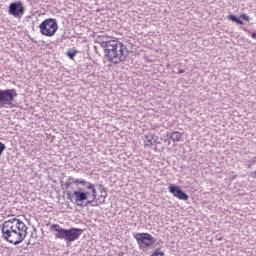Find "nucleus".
<instances>
[{"label":"nucleus","instance_id":"1","mask_svg":"<svg viewBox=\"0 0 256 256\" xmlns=\"http://www.w3.org/2000/svg\"><path fill=\"white\" fill-rule=\"evenodd\" d=\"M27 225L17 218L4 221L2 224V238L12 245H19L27 237Z\"/></svg>","mask_w":256,"mask_h":256},{"label":"nucleus","instance_id":"2","mask_svg":"<svg viewBox=\"0 0 256 256\" xmlns=\"http://www.w3.org/2000/svg\"><path fill=\"white\" fill-rule=\"evenodd\" d=\"M98 43L104 49L105 57L109 63L119 65L129 56V49L119 40H100Z\"/></svg>","mask_w":256,"mask_h":256},{"label":"nucleus","instance_id":"3","mask_svg":"<svg viewBox=\"0 0 256 256\" xmlns=\"http://www.w3.org/2000/svg\"><path fill=\"white\" fill-rule=\"evenodd\" d=\"M52 231H55V239H62L66 241V245H71L73 241H77L83 235V229L81 228H69L65 229L60 227L59 224H53Z\"/></svg>","mask_w":256,"mask_h":256},{"label":"nucleus","instance_id":"4","mask_svg":"<svg viewBox=\"0 0 256 256\" xmlns=\"http://www.w3.org/2000/svg\"><path fill=\"white\" fill-rule=\"evenodd\" d=\"M73 185H76V187L82 185V187H85V189L91 191L92 199L97 200V188H95V184L88 182L86 180H81L70 176L65 183V187L66 189H71Z\"/></svg>","mask_w":256,"mask_h":256},{"label":"nucleus","instance_id":"5","mask_svg":"<svg viewBox=\"0 0 256 256\" xmlns=\"http://www.w3.org/2000/svg\"><path fill=\"white\" fill-rule=\"evenodd\" d=\"M39 29L41 35H44L45 37H53V35L57 33L59 25L55 18H47L39 25Z\"/></svg>","mask_w":256,"mask_h":256},{"label":"nucleus","instance_id":"6","mask_svg":"<svg viewBox=\"0 0 256 256\" xmlns=\"http://www.w3.org/2000/svg\"><path fill=\"white\" fill-rule=\"evenodd\" d=\"M17 97V90L15 89H0V109L13 107V101Z\"/></svg>","mask_w":256,"mask_h":256},{"label":"nucleus","instance_id":"7","mask_svg":"<svg viewBox=\"0 0 256 256\" xmlns=\"http://www.w3.org/2000/svg\"><path fill=\"white\" fill-rule=\"evenodd\" d=\"M86 189L87 188H85L84 186V187H78V189L75 190L74 192L67 191L68 199H70V201H73L72 198H74L76 203L87 201L91 193L86 191Z\"/></svg>","mask_w":256,"mask_h":256},{"label":"nucleus","instance_id":"8","mask_svg":"<svg viewBox=\"0 0 256 256\" xmlns=\"http://www.w3.org/2000/svg\"><path fill=\"white\" fill-rule=\"evenodd\" d=\"M140 249H147L155 242V238L149 233H137L134 235Z\"/></svg>","mask_w":256,"mask_h":256},{"label":"nucleus","instance_id":"9","mask_svg":"<svg viewBox=\"0 0 256 256\" xmlns=\"http://www.w3.org/2000/svg\"><path fill=\"white\" fill-rule=\"evenodd\" d=\"M8 13L9 15H12V17H23V15H25V6H23V2L16 1L10 3Z\"/></svg>","mask_w":256,"mask_h":256},{"label":"nucleus","instance_id":"10","mask_svg":"<svg viewBox=\"0 0 256 256\" xmlns=\"http://www.w3.org/2000/svg\"><path fill=\"white\" fill-rule=\"evenodd\" d=\"M168 191L169 193H172L174 197H177V199H180L181 201H188L189 200V195L185 193L181 187L175 185V184H170L168 186Z\"/></svg>","mask_w":256,"mask_h":256},{"label":"nucleus","instance_id":"11","mask_svg":"<svg viewBox=\"0 0 256 256\" xmlns=\"http://www.w3.org/2000/svg\"><path fill=\"white\" fill-rule=\"evenodd\" d=\"M145 139H146V141H145V146L146 147H153V145L155 143H158L157 138H155V135H153V134L146 135Z\"/></svg>","mask_w":256,"mask_h":256},{"label":"nucleus","instance_id":"12","mask_svg":"<svg viewBox=\"0 0 256 256\" xmlns=\"http://www.w3.org/2000/svg\"><path fill=\"white\" fill-rule=\"evenodd\" d=\"M168 137H170V139L172 141L177 142V141H181V137H183V134H181V132L178 131H174L168 134Z\"/></svg>","mask_w":256,"mask_h":256},{"label":"nucleus","instance_id":"13","mask_svg":"<svg viewBox=\"0 0 256 256\" xmlns=\"http://www.w3.org/2000/svg\"><path fill=\"white\" fill-rule=\"evenodd\" d=\"M77 205L78 207H88V205H91V207H98L99 203H97V200L92 198L91 200H87L84 205L82 203H77Z\"/></svg>","mask_w":256,"mask_h":256},{"label":"nucleus","instance_id":"14","mask_svg":"<svg viewBox=\"0 0 256 256\" xmlns=\"http://www.w3.org/2000/svg\"><path fill=\"white\" fill-rule=\"evenodd\" d=\"M227 19L229 21H233V23H237L238 25H244L243 20H241L240 18L236 17L233 14L228 15Z\"/></svg>","mask_w":256,"mask_h":256},{"label":"nucleus","instance_id":"15","mask_svg":"<svg viewBox=\"0 0 256 256\" xmlns=\"http://www.w3.org/2000/svg\"><path fill=\"white\" fill-rule=\"evenodd\" d=\"M105 199H107V192H102L101 195L98 196V198L96 197L98 205L105 204Z\"/></svg>","mask_w":256,"mask_h":256},{"label":"nucleus","instance_id":"16","mask_svg":"<svg viewBox=\"0 0 256 256\" xmlns=\"http://www.w3.org/2000/svg\"><path fill=\"white\" fill-rule=\"evenodd\" d=\"M77 53H79L78 50L69 49L66 55L67 57H69V59H75V56L77 55Z\"/></svg>","mask_w":256,"mask_h":256},{"label":"nucleus","instance_id":"17","mask_svg":"<svg viewBox=\"0 0 256 256\" xmlns=\"http://www.w3.org/2000/svg\"><path fill=\"white\" fill-rule=\"evenodd\" d=\"M151 256H165V252L161 251V248H156Z\"/></svg>","mask_w":256,"mask_h":256},{"label":"nucleus","instance_id":"18","mask_svg":"<svg viewBox=\"0 0 256 256\" xmlns=\"http://www.w3.org/2000/svg\"><path fill=\"white\" fill-rule=\"evenodd\" d=\"M256 163V156L253 157L251 160H248L246 162V166L248 167V169H251V167H253V165H255Z\"/></svg>","mask_w":256,"mask_h":256},{"label":"nucleus","instance_id":"19","mask_svg":"<svg viewBox=\"0 0 256 256\" xmlns=\"http://www.w3.org/2000/svg\"><path fill=\"white\" fill-rule=\"evenodd\" d=\"M7 147L5 146V144H3L2 142H0V157L1 155H3V151H5Z\"/></svg>","mask_w":256,"mask_h":256},{"label":"nucleus","instance_id":"20","mask_svg":"<svg viewBox=\"0 0 256 256\" xmlns=\"http://www.w3.org/2000/svg\"><path fill=\"white\" fill-rule=\"evenodd\" d=\"M98 189L100 193H107V189H105L102 184H98Z\"/></svg>","mask_w":256,"mask_h":256},{"label":"nucleus","instance_id":"21","mask_svg":"<svg viewBox=\"0 0 256 256\" xmlns=\"http://www.w3.org/2000/svg\"><path fill=\"white\" fill-rule=\"evenodd\" d=\"M240 19H242L243 21H249V16L247 14H241Z\"/></svg>","mask_w":256,"mask_h":256},{"label":"nucleus","instance_id":"22","mask_svg":"<svg viewBox=\"0 0 256 256\" xmlns=\"http://www.w3.org/2000/svg\"><path fill=\"white\" fill-rule=\"evenodd\" d=\"M251 179H256V170L249 173Z\"/></svg>","mask_w":256,"mask_h":256},{"label":"nucleus","instance_id":"23","mask_svg":"<svg viewBox=\"0 0 256 256\" xmlns=\"http://www.w3.org/2000/svg\"><path fill=\"white\" fill-rule=\"evenodd\" d=\"M182 73H185V69H180V70L178 71V74H179V75H181Z\"/></svg>","mask_w":256,"mask_h":256},{"label":"nucleus","instance_id":"24","mask_svg":"<svg viewBox=\"0 0 256 256\" xmlns=\"http://www.w3.org/2000/svg\"><path fill=\"white\" fill-rule=\"evenodd\" d=\"M252 39H256V32L251 34Z\"/></svg>","mask_w":256,"mask_h":256},{"label":"nucleus","instance_id":"25","mask_svg":"<svg viewBox=\"0 0 256 256\" xmlns=\"http://www.w3.org/2000/svg\"><path fill=\"white\" fill-rule=\"evenodd\" d=\"M30 244H31V242H28V243H27V245H30Z\"/></svg>","mask_w":256,"mask_h":256}]
</instances>
